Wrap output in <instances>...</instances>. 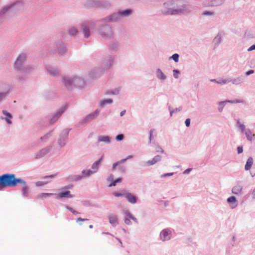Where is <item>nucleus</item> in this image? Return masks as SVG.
<instances>
[{"instance_id": "aec40b11", "label": "nucleus", "mask_w": 255, "mask_h": 255, "mask_svg": "<svg viewBox=\"0 0 255 255\" xmlns=\"http://www.w3.org/2000/svg\"><path fill=\"white\" fill-rule=\"evenodd\" d=\"M131 13V10L130 9L125 10L120 12V14L122 16H127Z\"/></svg>"}, {"instance_id": "c756f323", "label": "nucleus", "mask_w": 255, "mask_h": 255, "mask_svg": "<svg viewBox=\"0 0 255 255\" xmlns=\"http://www.w3.org/2000/svg\"><path fill=\"white\" fill-rule=\"evenodd\" d=\"M173 76L175 78L177 79L178 77V74H179V71L177 70H174L173 71Z\"/></svg>"}, {"instance_id": "a878e982", "label": "nucleus", "mask_w": 255, "mask_h": 255, "mask_svg": "<svg viewBox=\"0 0 255 255\" xmlns=\"http://www.w3.org/2000/svg\"><path fill=\"white\" fill-rule=\"evenodd\" d=\"M48 181H37L35 183L37 186H41L48 183Z\"/></svg>"}, {"instance_id": "3c124183", "label": "nucleus", "mask_w": 255, "mask_h": 255, "mask_svg": "<svg viewBox=\"0 0 255 255\" xmlns=\"http://www.w3.org/2000/svg\"><path fill=\"white\" fill-rule=\"evenodd\" d=\"M54 176L53 175H51L50 176H45L44 178H48V177H51V178H52Z\"/></svg>"}, {"instance_id": "f3484780", "label": "nucleus", "mask_w": 255, "mask_h": 255, "mask_svg": "<svg viewBox=\"0 0 255 255\" xmlns=\"http://www.w3.org/2000/svg\"><path fill=\"white\" fill-rule=\"evenodd\" d=\"M99 140L100 141L109 143L110 141V138L108 136H101L99 137Z\"/></svg>"}, {"instance_id": "f257e3e1", "label": "nucleus", "mask_w": 255, "mask_h": 255, "mask_svg": "<svg viewBox=\"0 0 255 255\" xmlns=\"http://www.w3.org/2000/svg\"><path fill=\"white\" fill-rule=\"evenodd\" d=\"M18 183L23 185L22 193L24 196H27L29 189L26 182L20 178H16L14 174H5L0 176V190L7 187H14Z\"/></svg>"}, {"instance_id": "1a4fd4ad", "label": "nucleus", "mask_w": 255, "mask_h": 255, "mask_svg": "<svg viewBox=\"0 0 255 255\" xmlns=\"http://www.w3.org/2000/svg\"><path fill=\"white\" fill-rule=\"evenodd\" d=\"M125 196L128 200V201L131 203H135L136 202V198L134 195L130 193H125Z\"/></svg>"}, {"instance_id": "412c9836", "label": "nucleus", "mask_w": 255, "mask_h": 255, "mask_svg": "<svg viewBox=\"0 0 255 255\" xmlns=\"http://www.w3.org/2000/svg\"><path fill=\"white\" fill-rule=\"evenodd\" d=\"M223 2V0H214L211 4L212 6H218L221 5Z\"/></svg>"}, {"instance_id": "7c9ffc66", "label": "nucleus", "mask_w": 255, "mask_h": 255, "mask_svg": "<svg viewBox=\"0 0 255 255\" xmlns=\"http://www.w3.org/2000/svg\"><path fill=\"white\" fill-rule=\"evenodd\" d=\"M67 209L69 210L70 211H71L73 214L74 215H76V214H79V212H77L76 211H75V210H74L73 208H71V207H66Z\"/></svg>"}, {"instance_id": "9d476101", "label": "nucleus", "mask_w": 255, "mask_h": 255, "mask_svg": "<svg viewBox=\"0 0 255 255\" xmlns=\"http://www.w3.org/2000/svg\"><path fill=\"white\" fill-rule=\"evenodd\" d=\"M227 201L232 208H234L237 206V201L234 196L229 198Z\"/></svg>"}, {"instance_id": "ddd939ff", "label": "nucleus", "mask_w": 255, "mask_h": 255, "mask_svg": "<svg viewBox=\"0 0 255 255\" xmlns=\"http://www.w3.org/2000/svg\"><path fill=\"white\" fill-rule=\"evenodd\" d=\"M253 163V159L252 157H250L246 162V164L245 166V169L246 170H248L251 169Z\"/></svg>"}, {"instance_id": "a19ab883", "label": "nucleus", "mask_w": 255, "mask_h": 255, "mask_svg": "<svg viewBox=\"0 0 255 255\" xmlns=\"http://www.w3.org/2000/svg\"><path fill=\"white\" fill-rule=\"evenodd\" d=\"M192 170V168H188L184 171V174H188Z\"/></svg>"}, {"instance_id": "bb28decb", "label": "nucleus", "mask_w": 255, "mask_h": 255, "mask_svg": "<svg viewBox=\"0 0 255 255\" xmlns=\"http://www.w3.org/2000/svg\"><path fill=\"white\" fill-rule=\"evenodd\" d=\"M77 32V30L75 28H72L69 30V33L70 35H75Z\"/></svg>"}, {"instance_id": "0eeeda50", "label": "nucleus", "mask_w": 255, "mask_h": 255, "mask_svg": "<svg viewBox=\"0 0 255 255\" xmlns=\"http://www.w3.org/2000/svg\"><path fill=\"white\" fill-rule=\"evenodd\" d=\"M73 197H74V195H71L70 194V192L69 191L62 192L57 195V198H73Z\"/></svg>"}, {"instance_id": "4d7b16f0", "label": "nucleus", "mask_w": 255, "mask_h": 255, "mask_svg": "<svg viewBox=\"0 0 255 255\" xmlns=\"http://www.w3.org/2000/svg\"><path fill=\"white\" fill-rule=\"evenodd\" d=\"M172 113H173L172 112H170V115H171V116H172Z\"/></svg>"}, {"instance_id": "37998d69", "label": "nucleus", "mask_w": 255, "mask_h": 255, "mask_svg": "<svg viewBox=\"0 0 255 255\" xmlns=\"http://www.w3.org/2000/svg\"><path fill=\"white\" fill-rule=\"evenodd\" d=\"M154 131V129L151 130L150 131V140H151L152 135L153 134V132Z\"/></svg>"}, {"instance_id": "09e8293b", "label": "nucleus", "mask_w": 255, "mask_h": 255, "mask_svg": "<svg viewBox=\"0 0 255 255\" xmlns=\"http://www.w3.org/2000/svg\"><path fill=\"white\" fill-rule=\"evenodd\" d=\"M240 103H243L244 104H246V101L244 100H240Z\"/></svg>"}, {"instance_id": "c9c22d12", "label": "nucleus", "mask_w": 255, "mask_h": 255, "mask_svg": "<svg viewBox=\"0 0 255 255\" xmlns=\"http://www.w3.org/2000/svg\"><path fill=\"white\" fill-rule=\"evenodd\" d=\"M185 123L187 127H189L190 124V120L189 119H187L185 122Z\"/></svg>"}, {"instance_id": "4be33fe9", "label": "nucleus", "mask_w": 255, "mask_h": 255, "mask_svg": "<svg viewBox=\"0 0 255 255\" xmlns=\"http://www.w3.org/2000/svg\"><path fill=\"white\" fill-rule=\"evenodd\" d=\"M113 102V100L112 99H107V100H103L100 103V105L101 106H104L106 104H111Z\"/></svg>"}, {"instance_id": "e433bc0d", "label": "nucleus", "mask_w": 255, "mask_h": 255, "mask_svg": "<svg viewBox=\"0 0 255 255\" xmlns=\"http://www.w3.org/2000/svg\"><path fill=\"white\" fill-rule=\"evenodd\" d=\"M48 71L50 74L53 75H56L57 74H58V71L57 70H54V71L52 72V71L49 70Z\"/></svg>"}, {"instance_id": "ea45409f", "label": "nucleus", "mask_w": 255, "mask_h": 255, "mask_svg": "<svg viewBox=\"0 0 255 255\" xmlns=\"http://www.w3.org/2000/svg\"><path fill=\"white\" fill-rule=\"evenodd\" d=\"M125 194H121V193H114V195L116 197L123 196H125Z\"/></svg>"}, {"instance_id": "4468645a", "label": "nucleus", "mask_w": 255, "mask_h": 255, "mask_svg": "<svg viewBox=\"0 0 255 255\" xmlns=\"http://www.w3.org/2000/svg\"><path fill=\"white\" fill-rule=\"evenodd\" d=\"M65 85L66 87H68L69 86H71L72 83L74 82V81H78L77 79L72 80L69 78H65L64 79Z\"/></svg>"}, {"instance_id": "f704fd0d", "label": "nucleus", "mask_w": 255, "mask_h": 255, "mask_svg": "<svg viewBox=\"0 0 255 255\" xmlns=\"http://www.w3.org/2000/svg\"><path fill=\"white\" fill-rule=\"evenodd\" d=\"M254 73V70H250L249 71H248L247 72H246V75L247 76H249L252 74H253Z\"/></svg>"}, {"instance_id": "4c0bfd02", "label": "nucleus", "mask_w": 255, "mask_h": 255, "mask_svg": "<svg viewBox=\"0 0 255 255\" xmlns=\"http://www.w3.org/2000/svg\"><path fill=\"white\" fill-rule=\"evenodd\" d=\"M88 219H83L82 218H78L77 220H76V222L77 223H78L79 221H88Z\"/></svg>"}, {"instance_id": "2eb2a0df", "label": "nucleus", "mask_w": 255, "mask_h": 255, "mask_svg": "<svg viewBox=\"0 0 255 255\" xmlns=\"http://www.w3.org/2000/svg\"><path fill=\"white\" fill-rule=\"evenodd\" d=\"M132 155H129L127 158L122 159L120 161L114 163L113 165V169H115L118 165H119V164H120L121 163H123L124 162H125L127 160V159L132 158Z\"/></svg>"}, {"instance_id": "9b49d317", "label": "nucleus", "mask_w": 255, "mask_h": 255, "mask_svg": "<svg viewBox=\"0 0 255 255\" xmlns=\"http://www.w3.org/2000/svg\"><path fill=\"white\" fill-rule=\"evenodd\" d=\"M127 215V218L125 219V223L127 225L130 224V219H132L134 221L136 222V219L133 217L129 213H126Z\"/></svg>"}, {"instance_id": "5fc2aeb1", "label": "nucleus", "mask_w": 255, "mask_h": 255, "mask_svg": "<svg viewBox=\"0 0 255 255\" xmlns=\"http://www.w3.org/2000/svg\"><path fill=\"white\" fill-rule=\"evenodd\" d=\"M90 228H93V225H91L89 226Z\"/></svg>"}, {"instance_id": "58836bf2", "label": "nucleus", "mask_w": 255, "mask_h": 255, "mask_svg": "<svg viewBox=\"0 0 255 255\" xmlns=\"http://www.w3.org/2000/svg\"><path fill=\"white\" fill-rule=\"evenodd\" d=\"M253 50H255V44H254V45H252L251 47H250L248 48V51H251Z\"/></svg>"}, {"instance_id": "6e6d98bb", "label": "nucleus", "mask_w": 255, "mask_h": 255, "mask_svg": "<svg viewBox=\"0 0 255 255\" xmlns=\"http://www.w3.org/2000/svg\"><path fill=\"white\" fill-rule=\"evenodd\" d=\"M5 9H6V10H7V9H8V8H7V7H6V8H3V10H5Z\"/></svg>"}, {"instance_id": "6e6552de", "label": "nucleus", "mask_w": 255, "mask_h": 255, "mask_svg": "<svg viewBox=\"0 0 255 255\" xmlns=\"http://www.w3.org/2000/svg\"><path fill=\"white\" fill-rule=\"evenodd\" d=\"M109 220L110 224L115 226L118 224V217L116 215H111L109 216Z\"/></svg>"}, {"instance_id": "20e7f679", "label": "nucleus", "mask_w": 255, "mask_h": 255, "mask_svg": "<svg viewBox=\"0 0 255 255\" xmlns=\"http://www.w3.org/2000/svg\"><path fill=\"white\" fill-rule=\"evenodd\" d=\"M167 5L166 4H164V8L162 9V12L164 14H177L180 13H182L183 12V10L181 9H169L168 10H167L166 9V6Z\"/></svg>"}, {"instance_id": "864d4df0", "label": "nucleus", "mask_w": 255, "mask_h": 255, "mask_svg": "<svg viewBox=\"0 0 255 255\" xmlns=\"http://www.w3.org/2000/svg\"><path fill=\"white\" fill-rule=\"evenodd\" d=\"M237 150H238V153H239V146H238V147H237Z\"/></svg>"}, {"instance_id": "72a5a7b5", "label": "nucleus", "mask_w": 255, "mask_h": 255, "mask_svg": "<svg viewBox=\"0 0 255 255\" xmlns=\"http://www.w3.org/2000/svg\"><path fill=\"white\" fill-rule=\"evenodd\" d=\"M3 114L5 115H6V116L8 117L9 118H11L12 116L10 114V113H8L7 112L5 111H3Z\"/></svg>"}, {"instance_id": "393cba45", "label": "nucleus", "mask_w": 255, "mask_h": 255, "mask_svg": "<svg viewBox=\"0 0 255 255\" xmlns=\"http://www.w3.org/2000/svg\"><path fill=\"white\" fill-rule=\"evenodd\" d=\"M211 81L216 82L217 83L219 84H226V83H227L228 80L226 79H224V80H220L219 81H216V80L212 79V80H211Z\"/></svg>"}, {"instance_id": "c85d7f7f", "label": "nucleus", "mask_w": 255, "mask_h": 255, "mask_svg": "<svg viewBox=\"0 0 255 255\" xmlns=\"http://www.w3.org/2000/svg\"><path fill=\"white\" fill-rule=\"evenodd\" d=\"M47 151L46 149H42L40 151L39 154H40V155H38V157L37 156L36 158L40 157L45 154L47 153Z\"/></svg>"}, {"instance_id": "cd10ccee", "label": "nucleus", "mask_w": 255, "mask_h": 255, "mask_svg": "<svg viewBox=\"0 0 255 255\" xmlns=\"http://www.w3.org/2000/svg\"><path fill=\"white\" fill-rule=\"evenodd\" d=\"M171 57L175 62L178 61L179 55L178 54H174Z\"/></svg>"}, {"instance_id": "a211bd4d", "label": "nucleus", "mask_w": 255, "mask_h": 255, "mask_svg": "<svg viewBox=\"0 0 255 255\" xmlns=\"http://www.w3.org/2000/svg\"><path fill=\"white\" fill-rule=\"evenodd\" d=\"M63 113V111H62L61 113H57L54 117L51 120L50 122L53 124L54 122H55L59 118V117L61 116V114Z\"/></svg>"}, {"instance_id": "2f4dec72", "label": "nucleus", "mask_w": 255, "mask_h": 255, "mask_svg": "<svg viewBox=\"0 0 255 255\" xmlns=\"http://www.w3.org/2000/svg\"><path fill=\"white\" fill-rule=\"evenodd\" d=\"M117 140H122L124 138V135L122 134H118L116 137Z\"/></svg>"}, {"instance_id": "49530a36", "label": "nucleus", "mask_w": 255, "mask_h": 255, "mask_svg": "<svg viewBox=\"0 0 255 255\" xmlns=\"http://www.w3.org/2000/svg\"><path fill=\"white\" fill-rule=\"evenodd\" d=\"M252 195H253V198L254 199H255V188H254V189L253 191Z\"/></svg>"}, {"instance_id": "39448f33", "label": "nucleus", "mask_w": 255, "mask_h": 255, "mask_svg": "<svg viewBox=\"0 0 255 255\" xmlns=\"http://www.w3.org/2000/svg\"><path fill=\"white\" fill-rule=\"evenodd\" d=\"M25 58L26 56L24 54H20L15 62V67L17 69L20 68L22 66L23 62L25 61Z\"/></svg>"}, {"instance_id": "473e14b6", "label": "nucleus", "mask_w": 255, "mask_h": 255, "mask_svg": "<svg viewBox=\"0 0 255 255\" xmlns=\"http://www.w3.org/2000/svg\"><path fill=\"white\" fill-rule=\"evenodd\" d=\"M239 191V189L238 187H235L232 189V192L234 194H238Z\"/></svg>"}, {"instance_id": "f03ea898", "label": "nucleus", "mask_w": 255, "mask_h": 255, "mask_svg": "<svg viewBox=\"0 0 255 255\" xmlns=\"http://www.w3.org/2000/svg\"><path fill=\"white\" fill-rule=\"evenodd\" d=\"M103 158V156H102L100 159L95 162L92 165V168L93 169V171H91L90 170H85L83 171V173L85 176H89L91 174H92L93 173L96 172L98 168H99V165L100 163L101 162Z\"/></svg>"}, {"instance_id": "8fccbe9b", "label": "nucleus", "mask_w": 255, "mask_h": 255, "mask_svg": "<svg viewBox=\"0 0 255 255\" xmlns=\"http://www.w3.org/2000/svg\"><path fill=\"white\" fill-rule=\"evenodd\" d=\"M243 152V148L242 146H240V153H242Z\"/></svg>"}, {"instance_id": "423d86ee", "label": "nucleus", "mask_w": 255, "mask_h": 255, "mask_svg": "<svg viewBox=\"0 0 255 255\" xmlns=\"http://www.w3.org/2000/svg\"><path fill=\"white\" fill-rule=\"evenodd\" d=\"M171 237V231L167 229L163 230L160 233V238L163 241L168 240Z\"/></svg>"}, {"instance_id": "603ef678", "label": "nucleus", "mask_w": 255, "mask_h": 255, "mask_svg": "<svg viewBox=\"0 0 255 255\" xmlns=\"http://www.w3.org/2000/svg\"><path fill=\"white\" fill-rule=\"evenodd\" d=\"M91 117H92V118H91V119H93V118H94L95 117V116H93V115H90L89 116L88 118H91Z\"/></svg>"}, {"instance_id": "7ed1b4c3", "label": "nucleus", "mask_w": 255, "mask_h": 255, "mask_svg": "<svg viewBox=\"0 0 255 255\" xmlns=\"http://www.w3.org/2000/svg\"><path fill=\"white\" fill-rule=\"evenodd\" d=\"M240 131L241 133L246 135L248 140L251 141L252 140V132L249 128H246L244 125L240 124Z\"/></svg>"}, {"instance_id": "5701e85b", "label": "nucleus", "mask_w": 255, "mask_h": 255, "mask_svg": "<svg viewBox=\"0 0 255 255\" xmlns=\"http://www.w3.org/2000/svg\"><path fill=\"white\" fill-rule=\"evenodd\" d=\"M83 32H84V35H85V37L87 38L90 35V31H89V28H87V27H84V29H83Z\"/></svg>"}, {"instance_id": "a18cd8bd", "label": "nucleus", "mask_w": 255, "mask_h": 255, "mask_svg": "<svg viewBox=\"0 0 255 255\" xmlns=\"http://www.w3.org/2000/svg\"><path fill=\"white\" fill-rule=\"evenodd\" d=\"M5 120H6V121L7 122V123L8 124H10L11 123V121L10 120V119H8V118H6V119H5Z\"/></svg>"}, {"instance_id": "dca6fc26", "label": "nucleus", "mask_w": 255, "mask_h": 255, "mask_svg": "<svg viewBox=\"0 0 255 255\" xmlns=\"http://www.w3.org/2000/svg\"><path fill=\"white\" fill-rule=\"evenodd\" d=\"M156 75H157V77L160 79L164 80L166 78V76L164 75L163 73L160 69H158L157 70Z\"/></svg>"}, {"instance_id": "c03bdc74", "label": "nucleus", "mask_w": 255, "mask_h": 255, "mask_svg": "<svg viewBox=\"0 0 255 255\" xmlns=\"http://www.w3.org/2000/svg\"><path fill=\"white\" fill-rule=\"evenodd\" d=\"M173 175L172 173H170L165 174L162 176L165 177V176H171V175Z\"/></svg>"}, {"instance_id": "6ab92c4d", "label": "nucleus", "mask_w": 255, "mask_h": 255, "mask_svg": "<svg viewBox=\"0 0 255 255\" xmlns=\"http://www.w3.org/2000/svg\"><path fill=\"white\" fill-rule=\"evenodd\" d=\"M53 194L52 193H40V194H39L38 195H37V197L39 199H43V198H46L47 196H50V195H52Z\"/></svg>"}, {"instance_id": "b1692460", "label": "nucleus", "mask_w": 255, "mask_h": 255, "mask_svg": "<svg viewBox=\"0 0 255 255\" xmlns=\"http://www.w3.org/2000/svg\"><path fill=\"white\" fill-rule=\"evenodd\" d=\"M122 181V179L119 178H118L116 180H115V181H114L113 182H112L110 185H109V186L110 187H111V186H116V184L117 183H120Z\"/></svg>"}, {"instance_id": "79ce46f5", "label": "nucleus", "mask_w": 255, "mask_h": 255, "mask_svg": "<svg viewBox=\"0 0 255 255\" xmlns=\"http://www.w3.org/2000/svg\"><path fill=\"white\" fill-rule=\"evenodd\" d=\"M204 15H212L213 14V12H211L210 11H205L204 12Z\"/></svg>"}, {"instance_id": "f8f14e48", "label": "nucleus", "mask_w": 255, "mask_h": 255, "mask_svg": "<svg viewBox=\"0 0 255 255\" xmlns=\"http://www.w3.org/2000/svg\"><path fill=\"white\" fill-rule=\"evenodd\" d=\"M160 159H161L160 156H159V155L155 156L152 160H148L147 162V164L148 165H153V164L156 163V162H157L158 161H160Z\"/></svg>"}, {"instance_id": "13d9d810", "label": "nucleus", "mask_w": 255, "mask_h": 255, "mask_svg": "<svg viewBox=\"0 0 255 255\" xmlns=\"http://www.w3.org/2000/svg\"><path fill=\"white\" fill-rule=\"evenodd\" d=\"M241 190H242V189L241 188V189H240V192H241Z\"/></svg>"}, {"instance_id": "de8ad7c7", "label": "nucleus", "mask_w": 255, "mask_h": 255, "mask_svg": "<svg viewBox=\"0 0 255 255\" xmlns=\"http://www.w3.org/2000/svg\"><path fill=\"white\" fill-rule=\"evenodd\" d=\"M125 113H126V111L125 110H124V111H122L121 112V113H120L121 116H123V115H124Z\"/></svg>"}]
</instances>
